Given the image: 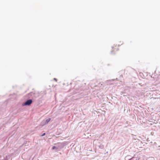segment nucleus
I'll list each match as a JSON object with an SVG mask.
<instances>
[{"mask_svg": "<svg viewBox=\"0 0 160 160\" xmlns=\"http://www.w3.org/2000/svg\"><path fill=\"white\" fill-rule=\"evenodd\" d=\"M32 102V100L30 99L27 100L25 102L23 103L22 104L23 106H29Z\"/></svg>", "mask_w": 160, "mask_h": 160, "instance_id": "nucleus-1", "label": "nucleus"}, {"mask_svg": "<svg viewBox=\"0 0 160 160\" xmlns=\"http://www.w3.org/2000/svg\"><path fill=\"white\" fill-rule=\"evenodd\" d=\"M45 120H43L42 121V122L41 124L42 125H45L47 124V123H46V122H45Z\"/></svg>", "mask_w": 160, "mask_h": 160, "instance_id": "nucleus-2", "label": "nucleus"}, {"mask_svg": "<svg viewBox=\"0 0 160 160\" xmlns=\"http://www.w3.org/2000/svg\"><path fill=\"white\" fill-rule=\"evenodd\" d=\"M51 119L50 118H48L46 120H45V122H46V123H47V124L50 121Z\"/></svg>", "mask_w": 160, "mask_h": 160, "instance_id": "nucleus-3", "label": "nucleus"}, {"mask_svg": "<svg viewBox=\"0 0 160 160\" xmlns=\"http://www.w3.org/2000/svg\"><path fill=\"white\" fill-rule=\"evenodd\" d=\"M52 150H54L55 149L56 151H57L58 149V148L56 147L55 146H53V147L52 148Z\"/></svg>", "mask_w": 160, "mask_h": 160, "instance_id": "nucleus-4", "label": "nucleus"}, {"mask_svg": "<svg viewBox=\"0 0 160 160\" xmlns=\"http://www.w3.org/2000/svg\"><path fill=\"white\" fill-rule=\"evenodd\" d=\"M99 147L101 148H103V146L102 145H100V146H99Z\"/></svg>", "mask_w": 160, "mask_h": 160, "instance_id": "nucleus-5", "label": "nucleus"}, {"mask_svg": "<svg viewBox=\"0 0 160 160\" xmlns=\"http://www.w3.org/2000/svg\"><path fill=\"white\" fill-rule=\"evenodd\" d=\"M45 134H45V133H43L42 134V135H41V136H44V135H45Z\"/></svg>", "mask_w": 160, "mask_h": 160, "instance_id": "nucleus-6", "label": "nucleus"}, {"mask_svg": "<svg viewBox=\"0 0 160 160\" xmlns=\"http://www.w3.org/2000/svg\"><path fill=\"white\" fill-rule=\"evenodd\" d=\"M54 80H55L56 81H57V80L56 78H54Z\"/></svg>", "mask_w": 160, "mask_h": 160, "instance_id": "nucleus-7", "label": "nucleus"}]
</instances>
